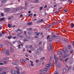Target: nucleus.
<instances>
[{
	"instance_id": "1",
	"label": "nucleus",
	"mask_w": 74,
	"mask_h": 74,
	"mask_svg": "<svg viewBox=\"0 0 74 74\" xmlns=\"http://www.w3.org/2000/svg\"><path fill=\"white\" fill-rule=\"evenodd\" d=\"M44 22L43 20V19H41L38 21L37 23H42Z\"/></svg>"
},
{
	"instance_id": "2",
	"label": "nucleus",
	"mask_w": 74,
	"mask_h": 74,
	"mask_svg": "<svg viewBox=\"0 0 74 74\" xmlns=\"http://www.w3.org/2000/svg\"><path fill=\"white\" fill-rule=\"evenodd\" d=\"M4 10L5 12H9V9L8 8H5Z\"/></svg>"
},
{
	"instance_id": "3",
	"label": "nucleus",
	"mask_w": 74,
	"mask_h": 74,
	"mask_svg": "<svg viewBox=\"0 0 74 74\" xmlns=\"http://www.w3.org/2000/svg\"><path fill=\"white\" fill-rule=\"evenodd\" d=\"M16 11L17 12V11H18L19 10H21V9H22V7H18L17 8H16Z\"/></svg>"
},
{
	"instance_id": "4",
	"label": "nucleus",
	"mask_w": 74,
	"mask_h": 74,
	"mask_svg": "<svg viewBox=\"0 0 74 74\" xmlns=\"http://www.w3.org/2000/svg\"><path fill=\"white\" fill-rule=\"evenodd\" d=\"M51 63L49 62L48 64H47V65H46V67H49L51 66Z\"/></svg>"
},
{
	"instance_id": "5",
	"label": "nucleus",
	"mask_w": 74,
	"mask_h": 74,
	"mask_svg": "<svg viewBox=\"0 0 74 74\" xmlns=\"http://www.w3.org/2000/svg\"><path fill=\"white\" fill-rule=\"evenodd\" d=\"M9 52H10V51L8 50H7L6 52L5 53L6 55H10V53H9Z\"/></svg>"
},
{
	"instance_id": "6",
	"label": "nucleus",
	"mask_w": 74,
	"mask_h": 74,
	"mask_svg": "<svg viewBox=\"0 0 74 74\" xmlns=\"http://www.w3.org/2000/svg\"><path fill=\"white\" fill-rule=\"evenodd\" d=\"M36 53L37 55H39L40 54V52H39V49H37Z\"/></svg>"
},
{
	"instance_id": "7",
	"label": "nucleus",
	"mask_w": 74,
	"mask_h": 74,
	"mask_svg": "<svg viewBox=\"0 0 74 74\" xmlns=\"http://www.w3.org/2000/svg\"><path fill=\"white\" fill-rule=\"evenodd\" d=\"M20 61L23 63H26V60H20Z\"/></svg>"
},
{
	"instance_id": "8",
	"label": "nucleus",
	"mask_w": 74,
	"mask_h": 74,
	"mask_svg": "<svg viewBox=\"0 0 74 74\" xmlns=\"http://www.w3.org/2000/svg\"><path fill=\"white\" fill-rule=\"evenodd\" d=\"M48 68H46L43 71V73H46V72H47V71H48Z\"/></svg>"
},
{
	"instance_id": "9",
	"label": "nucleus",
	"mask_w": 74,
	"mask_h": 74,
	"mask_svg": "<svg viewBox=\"0 0 74 74\" xmlns=\"http://www.w3.org/2000/svg\"><path fill=\"white\" fill-rule=\"evenodd\" d=\"M49 45L51 51H52V50H53V49H52V45H51V44L50 43Z\"/></svg>"
},
{
	"instance_id": "10",
	"label": "nucleus",
	"mask_w": 74,
	"mask_h": 74,
	"mask_svg": "<svg viewBox=\"0 0 74 74\" xmlns=\"http://www.w3.org/2000/svg\"><path fill=\"white\" fill-rule=\"evenodd\" d=\"M11 73L12 74H15V71L14 70H12L11 71Z\"/></svg>"
},
{
	"instance_id": "11",
	"label": "nucleus",
	"mask_w": 74,
	"mask_h": 74,
	"mask_svg": "<svg viewBox=\"0 0 74 74\" xmlns=\"http://www.w3.org/2000/svg\"><path fill=\"white\" fill-rule=\"evenodd\" d=\"M64 49L66 51V52H69V49H67V47H65Z\"/></svg>"
},
{
	"instance_id": "12",
	"label": "nucleus",
	"mask_w": 74,
	"mask_h": 74,
	"mask_svg": "<svg viewBox=\"0 0 74 74\" xmlns=\"http://www.w3.org/2000/svg\"><path fill=\"white\" fill-rule=\"evenodd\" d=\"M11 25H12V24H9L8 25V26L9 28H10L11 27Z\"/></svg>"
},
{
	"instance_id": "13",
	"label": "nucleus",
	"mask_w": 74,
	"mask_h": 74,
	"mask_svg": "<svg viewBox=\"0 0 74 74\" xmlns=\"http://www.w3.org/2000/svg\"><path fill=\"white\" fill-rule=\"evenodd\" d=\"M73 60H71L69 61V63L70 64H72V63H73Z\"/></svg>"
},
{
	"instance_id": "14",
	"label": "nucleus",
	"mask_w": 74,
	"mask_h": 74,
	"mask_svg": "<svg viewBox=\"0 0 74 74\" xmlns=\"http://www.w3.org/2000/svg\"><path fill=\"white\" fill-rule=\"evenodd\" d=\"M68 49H70L71 48V45H68Z\"/></svg>"
},
{
	"instance_id": "15",
	"label": "nucleus",
	"mask_w": 74,
	"mask_h": 74,
	"mask_svg": "<svg viewBox=\"0 0 74 74\" xmlns=\"http://www.w3.org/2000/svg\"><path fill=\"white\" fill-rule=\"evenodd\" d=\"M39 2V1L38 0H36L34 1V3H37Z\"/></svg>"
},
{
	"instance_id": "16",
	"label": "nucleus",
	"mask_w": 74,
	"mask_h": 74,
	"mask_svg": "<svg viewBox=\"0 0 74 74\" xmlns=\"http://www.w3.org/2000/svg\"><path fill=\"white\" fill-rule=\"evenodd\" d=\"M62 53V51H58L57 52V53L58 55H60V54H61Z\"/></svg>"
},
{
	"instance_id": "17",
	"label": "nucleus",
	"mask_w": 74,
	"mask_h": 74,
	"mask_svg": "<svg viewBox=\"0 0 74 74\" xmlns=\"http://www.w3.org/2000/svg\"><path fill=\"white\" fill-rule=\"evenodd\" d=\"M10 51L11 52H13L14 51V49L13 48H11L10 49Z\"/></svg>"
},
{
	"instance_id": "18",
	"label": "nucleus",
	"mask_w": 74,
	"mask_h": 74,
	"mask_svg": "<svg viewBox=\"0 0 74 74\" xmlns=\"http://www.w3.org/2000/svg\"><path fill=\"white\" fill-rule=\"evenodd\" d=\"M16 8L14 9L13 10H12L13 12H17Z\"/></svg>"
},
{
	"instance_id": "19",
	"label": "nucleus",
	"mask_w": 74,
	"mask_h": 74,
	"mask_svg": "<svg viewBox=\"0 0 74 74\" xmlns=\"http://www.w3.org/2000/svg\"><path fill=\"white\" fill-rule=\"evenodd\" d=\"M32 24H33V23L30 22L27 23V25H32Z\"/></svg>"
},
{
	"instance_id": "20",
	"label": "nucleus",
	"mask_w": 74,
	"mask_h": 74,
	"mask_svg": "<svg viewBox=\"0 0 74 74\" xmlns=\"http://www.w3.org/2000/svg\"><path fill=\"white\" fill-rule=\"evenodd\" d=\"M3 63H4V64H7L8 63V62H7V61H4L3 62Z\"/></svg>"
},
{
	"instance_id": "21",
	"label": "nucleus",
	"mask_w": 74,
	"mask_h": 74,
	"mask_svg": "<svg viewBox=\"0 0 74 74\" xmlns=\"http://www.w3.org/2000/svg\"><path fill=\"white\" fill-rule=\"evenodd\" d=\"M4 60H8L9 59V58H6L5 57L3 58Z\"/></svg>"
},
{
	"instance_id": "22",
	"label": "nucleus",
	"mask_w": 74,
	"mask_h": 74,
	"mask_svg": "<svg viewBox=\"0 0 74 74\" xmlns=\"http://www.w3.org/2000/svg\"><path fill=\"white\" fill-rule=\"evenodd\" d=\"M15 74H20V72L18 71H16V73L15 72Z\"/></svg>"
},
{
	"instance_id": "23",
	"label": "nucleus",
	"mask_w": 74,
	"mask_h": 74,
	"mask_svg": "<svg viewBox=\"0 0 74 74\" xmlns=\"http://www.w3.org/2000/svg\"><path fill=\"white\" fill-rule=\"evenodd\" d=\"M66 69H64L63 70V73H66Z\"/></svg>"
},
{
	"instance_id": "24",
	"label": "nucleus",
	"mask_w": 74,
	"mask_h": 74,
	"mask_svg": "<svg viewBox=\"0 0 74 74\" xmlns=\"http://www.w3.org/2000/svg\"><path fill=\"white\" fill-rule=\"evenodd\" d=\"M4 18H2L0 19V21H2L3 20H4Z\"/></svg>"
},
{
	"instance_id": "25",
	"label": "nucleus",
	"mask_w": 74,
	"mask_h": 74,
	"mask_svg": "<svg viewBox=\"0 0 74 74\" xmlns=\"http://www.w3.org/2000/svg\"><path fill=\"white\" fill-rule=\"evenodd\" d=\"M44 59H45V57H43V58H40V60H42V61L43 60H44Z\"/></svg>"
},
{
	"instance_id": "26",
	"label": "nucleus",
	"mask_w": 74,
	"mask_h": 74,
	"mask_svg": "<svg viewBox=\"0 0 74 74\" xmlns=\"http://www.w3.org/2000/svg\"><path fill=\"white\" fill-rule=\"evenodd\" d=\"M33 15V13H31L30 14H28V16H32V15Z\"/></svg>"
},
{
	"instance_id": "27",
	"label": "nucleus",
	"mask_w": 74,
	"mask_h": 74,
	"mask_svg": "<svg viewBox=\"0 0 74 74\" xmlns=\"http://www.w3.org/2000/svg\"><path fill=\"white\" fill-rule=\"evenodd\" d=\"M74 24H73L71 25V28H73V27H74Z\"/></svg>"
},
{
	"instance_id": "28",
	"label": "nucleus",
	"mask_w": 74,
	"mask_h": 74,
	"mask_svg": "<svg viewBox=\"0 0 74 74\" xmlns=\"http://www.w3.org/2000/svg\"><path fill=\"white\" fill-rule=\"evenodd\" d=\"M15 65L17 66H18L19 65V64L17 62H16Z\"/></svg>"
},
{
	"instance_id": "29",
	"label": "nucleus",
	"mask_w": 74,
	"mask_h": 74,
	"mask_svg": "<svg viewBox=\"0 0 74 74\" xmlns=\"http://www.w3.org/2000/svg\"><path fill=\"white\" fill-rule=\"evenodd\" d=\"M25 48H26L28 49V48H29V46H26L25 47Z\"/></svg>"
},
{
	"instance_id": "30",
	"label": "nucleus",
	"mask_w": 74,
	"mask_h": 74,
	"mask_svg": "<svg viewBox=\"0 0 74 74\" xmlns=\"http://www.w3.org/2000/svg\"><path fill=\"white\" fill-rule=\"evenodd\" d=\"M49 41H52V39L51 38H49Z\"/></svg>"
},
{
	"instance_id": "31",
	"label": "nucleus",
	"mask_w": 74,
	"mask_h": 74,
	"mask_svg": "<svg viewBox=\"0 0 74 74\" xmlns=\"http://www.w3.org/2000/svg\"><path fill=\"white\" fill-rule=\"evenodd\" d=\"M17 30L19 32H21L22 31V30L18 28L17 29Z\"/></svg>"
},
{
	"instance_id": "32",
	"label": "nucleus",
	"mask_w": 74,
	"mask_h": 74,
	"mask_svg": "<svg viewBox=\"0 0 74 74\" xmlns=\"http://www.w3.org/2000/svg\"><path fill=\"white\" fill-rule=\"evenodd\" d=\"M8 39H11V38H12V37L11 36H8Z\"/></svg>"
},
{
	"instance_id": "33",
	"label": "nucleus",
	"mask_w": 74,
	"mask_h": 74,
	"mask_svg": "<svg viewBox=\"0 0 74 74\" xmlns=\"http://www.w3.org/2000/svg\"><path fill=\"white\" fill-rule=\"evenodd\" d=\"M51 37H52V38H53V37H56V36L55 35H53Z\"/></svg>"
},
{
	"instance_id": "34",
	"label": "nucleus",
	"mask_w": 74,
	"mask_h": 74,
	"mask_svg": "<svg viewBox=\"0 0 74 74\" xmlns=\"http://www.w3.org/2000/svg\"><path fill=\"white\" fill-rule=\"evenodd\" d=\"M18 48L19 49L21 48V45L19 44L18 46Z\"/></svg>"
},
{
	"instance_id": "35",
	"label": "nucleus",
	"mask_w": 74,
	"mask_h": 74,
	"mask_svg": "<svg viewBox=\"0 0 74 74\" xmlns=\"http://www.w3.org/2000/svg\"><path fill=\"white\" fill-rule=\"evenodd\" d=\"M64 11H65V12H68V10H67V9H65L64 10Z\"/></svg>"
},
{
	"instance_id": "36",
	"label": "nucleus",
	"mask_w": 74,
	"mask_h": 74,
	"mask_svg": "<svg viewBox=\"0 0 74 74\" xmlns=\"http://www.w3.org/2000/svg\"><path fill=\"white\" fill-rule=\"evenodd\" d=\"M29 48H33V46L32 45H30L29 46Z\"/></svg>"
},
{
	"instance_id": "37",
	"label": "nucleus",
	"mask_w": 74,
	"mask_h": 74,
	"mask_svg": "<svg viewBox=\"0 0 74 74\" xmlns=\"http://www.w3.org/2000/svg\"><path fill=\"white\" fill-rule=\"evenodd\" d=\"M49 37H50V36L49 35H48L47 36V38L48 40L49 39Z\"/></svg>"
},
{
	"instance_id": "38",
	"label": "nucleus",
	"mask_w": 74,
	"mask_h": 74,
	"mask_svg": "<svg viewBox=\"0 0 74 74\" xmlns=\"http://www.w3.org/2000/svg\"><path fill=\"white\" fill-rule=\"evenodd\" d=\"M24 41H25V42L28 41V40L27 39H24Z\"/></svg>"
},
{
	"instance_id": "39",
	"label": "nucleus",
	"mask_w": 74,
	"mask_h": 74,
	"mask_svg": "<svg viewBox=\"0 0 74 74\" xmlns=\"http://www.w3.org/2000/svg\"><path fill=\"white\" fill-rule=\"evenodd\" d=\"M40 10H43V7H40Z\"/></svg>"
},
{
	"instance_id": "40",
	"label": "nucleus",
	"mask_w": 74,
	"mask_h": 74,
	"mask_svg": "<svg viewBox=\"0 0 74 74\" xmlns=\"http://www.w3.org/2000/svg\"><path fill=\"white\" fill-rule=\"evenodd\" d=\"M28 33L29 35H31V34H32V33L30 32H28Z\"/></svg>"
},
{
	"instance_id": "41",
	"label": "nucleus",
	"mask_w": 74,
	"mask_h": 74,
	"mask_svg": "<svg viewBox=\"0 0 74 74\" xmlns=\"http://www.w3.org/2000/svg\"><path fill=\"white\" fill-rule=\"evenodd\" d=\"M16 63V62H13L12 63V64H13L14 65H15V64Z\"/></svg>"
},
{
	"instance_id": "42",
	"label": "nucleus",
	"mask_w": 74,
	"mask_h": 74,
	"mask_svg": "<svg viewBox=\"0 0 74 74\" xmlns=\"http://www.w3.org/2000/svg\"><path fill=\"white\" fill-rule=\"evenodd\" d=\"M62 51L64 53H66V51L64 50V49H62Z\"/></svg>"
},
{
	"instance_id": "43",
	"label": "nucleus",
	"mask_w": 74,
	"mask_h": 74,
	"mask_svg": "<svg viewBox=\"0 0 74 74\" xmlns=\"http://www.w3.org/2000/svg\"><path fill=\"white\" fill-rule=\"evenodd\" d=\"M64 41H65V42H67V43H68L69 42L67 40L64 39Z\"/></svg>"
},
{
	"instance_id": "44",
	"label": "nucleus",
	"mask_w": 74,
	"mask_h": 74,
	"mask_svg": "<svg viewBox=\"0 0 74 74\" xmlns=\"http://www.w3.org/2000/svg\"><path fill=\"white\" fill-rule=\"evenodd\" d=\"M69 59V58H67L65 59V61L66 62L67 60H68Z\"/></svg>"
},
{
	"instance_id": "45",
	"label": "nucleus",
	"mask_w": 74,
	"mask_h": 74,
	"mask_svg": "<svg viewBox=\"0 0 74 74\" xmlns=\"http://www.w3.org/2000/svg\"><path fill=\"white\" fill-rule=\"evenodd\" d=\"M55 59H56V61H57V60H58V59H59V58H56Z\"/></svg>"
},
{
	"instance_id": "46",
	"label": "nucleus",
	"mask_w": 74,
	"mask_h": 74,
	"mask_svg": "<svg viewBox=\"0 0 74 74\" xmlns=\"http://www.w3.org/2000/svg\"><path fill=\"white\" fill-rule=\"evenodd\" d=\"M31 50L32 51H34V49L32 48L31 49Z\"/></svg>"
},
{
	"instance_id": "47",
	"label": "nucleus",
	"mask_w": 74,
	"mask_h": 74,
	"mask_svg": "<svg viewBox=\"0 0 74 74\" xmlns=\"http://www.w3.org/2000/svg\"><path fill=\"white\" fill-rule=\"evenodd\" d=\"M31 66H32V67H33L34 66V64L33 63H31Z\"/></svg>"
},
{
	"instance_id": "48",
	"label": "nucleus",
	"mask_w": 74,
	"mask_h": 74,
	"mask_svg": "<svg viewBox=\"0 0 74 74\" xmlns=\"http://www.w3.org/2000/svg\"><path fill=\"white\" fill-rule=\"evenodd\" d=\"M56 38L57 39H59V38H60V36H58Z\"/></svg>"
},
{
	"instance_id": "49",
	"label": "nucleus",
	"mask_w": 74,
	"mask_h": 74,
	"mask_svg": "<svg viewBox=\"0 0 74 74\" xmlns=\"http://www.w3.org/2000/svg\"><path fill=\"white\" fill-rule=\"evenodd\" d=\"M28 38L29 39V40H30L31 39V37H30V36H28Z\"/></svg>"
},
{
	"instance_id": "50",
	"label": "nucleus",
	"mask_w": 74,
	"mask_h": 74,
	"mask_svg": "<svg viewBox=\"0 0 74 74\" xmlns=\"http://www.w3.org/2000/svg\"><path fill=\"white\" fill-rule=\"evenodd\" d=\"M54 74H58V73H57V72L55 71L54 72Z\"/></svg>"
},
{
	"instance_id": "51",
	"label": "nucleus",
	"mask_w": 74,
	"mask_h": 74,
	"mask_svg": "<svg viewBox=\"0 0 74 74\" xmlns=\"http://www.w3.org/2000/svg\"><path fill=\"white\" fill-rule=\"evenodd\" d=\"M27 4H28V3H27V2H25V6H26V5H27Z\"/></svg>"
},
{
	"instance_id": "52",
	"label": "nucleus",
	"mask_w": 74,
	"mask_h": 74,
	"mask_svg": "<svg viewBox=\"0 0 74 74\" xmlns=\"http://www.w3.org/2000/svg\"><path fill=\"white\" fill-rule=\"evenodd\" d=\"M60 12V10H58V12H56L55 13H58V12Z\"/></svg>"
},
{
	"instance_id": "53",
	"label": "nucleus",
	"mask_w": 74,
	"mask_h": 74,
	"mask_svg": "<svg viewBox=\"0 0 74 74\" xmlns=\"http://www.w3.org/2000/svg\"><path fill=\"white\" fill-rule=\"evenodd\" d=\"M36 63H38V62H39V60H36Z\"/></svg>"
},
{
	"instance_id": "54",
	"label": "nucleus",
	"mask_w": 74,
	"mask_h": 74,
	"mask_svg": "<svg viewBox=\"0 0 74 74\" xmlns=\"http://www.w3.org/2000/svg\"><path fill=\"white\" fill-rule=\"evenodd\" d=\"M57 62H58V61H55L54 62L55 64H56V63H57Z\"/></svg>"
},
{
	"instance_id": "55",
	"label": "nucleus",
	"mask_w": 74,
	"mask_h": 74,
	"mask_svg": "<svg viewBox=\"0 0 74 74\" xmlns=\"http://www.w3.org/2000/svg\"><path fill=\"white\" fill-rule=\"evenodd\" d=\"M39 35H40V32H38V33L36 34L37 36H39Z\"/></svg>"
},
{
	"instance_id": "56",
	"label": "nucleus",
	"mask_w": 74,
	"mask_h": 74,
	"mask_svg": "<svg viewBox=\"0 0 74 74\" xmlns=\"http://www.w3.org/2000/svg\"><path fill=\"white\" fill-rule=\"evenodd\" d=\"M64 56H65V57H66V56H67V54H66V53H64Z\"/></svg>"
},
{
	"instance_id": "57",
	"label": "nucleus",
	"mask_w": 74,
	"mask_h": 74,
	"mask_svg": "<svg viewBox=\"0 0 74 74\" xmlns=\"http://www.w3.org/2000/svg\"><path fill=\"white\" fill-rule=\"evenodd\" d=\"M70 53H73V50H71V51H70Z\"/></svg>"
},
{
	"instance_id": "58",
	"label": "nucleus",
	"mask_w": 74,
	"mask_h": 74,
	"mask_svg": "<svg viewBox=\"0 0 74 74\" xmlns=\"http://www.w3.org/2000/svg\"><path fill=\"white\" fill-rule=\"evenodd\" d=\"M16 38V37L15 36L14 37H13L12 38H13V39H15V38Z\"/></svg>"
},
{
	"instance_id": "59",
	"label": "nucleus",
	"mask_w": 74,
	"mask_h": 74,
	"mask_svg": "<svg viewBox=\"0 0 74 74\" xmlns=\"http://www.w3.org/2000/svg\"><path fill=\"white\" fill-rule=\"evenodd\" d=\"M6 74V73L5 72H3V73L2 74Z\"/></svg>"
},
{
	"instance_id": "60",
	"label": "nucleus",
	"mask_w": 74,
	"mask_h": 74,
	"mask_svg": "<svg viewBox=\"0 0 74 74\" xmlns=\"http://www.w3.org/2000/svg\"><path fill=\"white\" fill-rule=\"evenodd\" d=\"M42 44V42H40L39 43V45H40V44Z\"/></svg>"
},
{
	"instance_id": "61",
	"label": "nucleus",
	"mask_w": 74,
	"mask_h": 74,
	"mask_svg": "<svg viewBox=\"0 0 74 74\" xmlns=\"http://www.w3.org/2000/svg\"><path fill=\"white\" fill-rule=\"evenodd\" d=\"M27 33V32L26 31H24V33L25 34H26Z\"/></svg>"
},
{
	"instance_id": "62",
	"label": "nucleus",
	"mask_w": 74,
	"mask_h": 74,
	"mask_svg": "<svg viewBox=\"0 0 74 74\" xmlns=\"http://www.w3.org/2000/svg\"><path fill=\"white\" fill-rule=\"evenodd\" d=\"M1 16H3L4 15V14H3V13H2L1 14Z\"/></svg>"
},
{
	"instance_id": "63",
	"label": "nucleus",
	"mask_w": 74,
	"mask_h": 74,
	"mask_svg": "<svg viewBox=\"0 0 74 74\" xmlns=\"http://www.w3.org/2000/svg\"><path fill=\"white\" fill-rule=\"evenodd\" d=\"M60 60H61L62 61L63 60V59L62 58H60L59 59Z\"/></svg>"
},
{
	"instance_id": "64",
	"label": "nucleus",
	"mask_w": 74,
	"mask_h": 74,
	"mask_svg": "<svg viewBox=\"0 0 74 74\" xmlns=\"http://www.w3.org/2000/svg\"><path fill=\"white\" fill-rule=\"evenodd\" d=\"M21 74H25V73L24 72H21Z\"/></svg>"
}]
</instances>
